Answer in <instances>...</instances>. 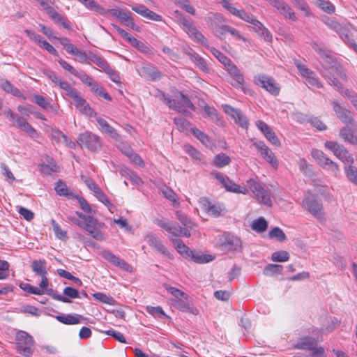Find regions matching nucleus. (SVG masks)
<instances>
[{
  "instance_id": "obj_18",
  "label": "nucleus",
  "mask_w": 357,
  "mask_h": 357,
  "mask_svg": "<svg viewBox=\"0 0 357 357\" xmlns=\"http://www.w3.org/2000/svg\"><path fill=\"white\" fill-rule=\"evenodd\" d=\"M332 105L333 110L339 119L344 123L352 126H354V122L356 121L349 110L341 106L337 101H333Z\"/></svg>"
},
{
  "instance_id": "obj_10",
  "label": "nucleus",
  "mask_w": 357,
  "mask_h": 357,
  "mask_svg": "<svg viewBox=\"0 0 357 357\" xmlns=\"http://www.w3.org/2000/svg\"><path fill=\"white\" fill-rule=\"evenodd\" d=\"M254 82L273 96H278L280 93V87L279 84L276 83L273 77L267 75L259 74L255 76Z\"/></svg>"
},
{
  "instance_id": "obj_45",
  "label": "nucleus",
  "mask_w": 357,
  "mask_h": 357,
  "mask_svg": "<svg viewBox=\"0 0 357 357\" xmlns=\"http://www.w3.org/2000/svg\"><path fill=\"white\" fill-rule=\"evenodd\" d=\"M40 171L45 174H50L52 172H56L59 171V167L56 163L50 159L49 164H42L40 165Z\"/></svg>"
},
{
  "instance_id": "obj_11",
  "label": "nucleus",
  "mask_w": 357,
  "mask_h": 357,
  "mask_svg": "<svg viewBox=\"0 0 357 357\" xmlns=\"http://www.w3.org/2000/svg\"><path fill=\"white\" fill-rule=\"evenodd\" d=\"M77 144L91 151H97L101 148L102 144L100 137L91 132H85L77 137Z\"/></svg>"
},
{
  "instance_id": "obj_54",
  "label": "nucleus",
  "mask_w": 357,
  "mask_h": 357,
  "mask_svg": "<svg viewBox=\"0 0 357 357\" xmlns=\"http://www.w3.org/2000/svg\"><path fill=\"white\" fill-rule=\"evenodd\" d=\"M231 84L237 89H241L244 93H247L248 91H249L248 89H246L244 86V77L243 75L238 76V77H233L231 82Z\"/></svg>"
},
{
  "instance_id": "obj_4",
  "label": "nucleus",
  "mask_w": 357,
  "mask_h": 357,
  "mask_svg": "<svg viewBox=\"0 0 357 357\" xmlns=\"http://www.w3.org/2000/svg\"><path fill=\"white\" fill-rule=\"evenodd\" d=\"M175 15L178 22L183 26V29L190 37H193L195 40L203 45L205 44L206 39L202 33L197 30L193 21L190 17L184 16L177 10L175 11Z\"/></svg>"
},
{
  "instance_id": "obj_9",
  "label": "nucleus",
  "mask_w": 357,
  "mask_h": 357,
  "mask_svg": "<svg viewBox=\"0 0 357 357\" xmlns=\"http://www.w3.org/2000/svg\"><path fill=\"white\" fill-rule=\"evenodd\" d=\"M303 207L310 214L318 219H321L324 215V209L322 203L319 201L316 197L311 194H307L302 202Z\"/></svg>"
},
{
  "instance_id": "obj_31",
  "label": "nucleus",
  "mask_w": 357,
  "mask_h": 357,
  "mask_svg": "<svg viewBox=\"0 0 357 357\" xmlns=\"http://www.w3.org/2000/svg\"><path fill=\"white\" fill-rule=\"evenodd\" d=\"M251 24L253 26V29H255V31L257 32L259 35L263 36L266 40H271V34L259 21L255 18Z\"/></svg>"
},
{
  "instance_id": "obj_52",
  "label": "nucleus",
  "mask_w": 357,
  "mask_h": 357,
  "mask_svg": "<svg viewBox=\"0 0 357 357\" xmlns=\"http://www.w3.org/2000/svg\"><path fill=\"white\" fill-rule=\"evenodd\" d=\"M210 51L225 66L231 61L230 59L215 47H211Z\"/></svg>"
},
{
  "instance_id": "obj_21",
  "label": "nucleus",
  "mask_w": 357,
  "mask_h": 357,
  "mask_svg": "<svg viewBox=\"0 0 357 357\" xmlns=\"http://www.w3.org/2000/svg\"><path fill=\"white\" fill-rule=\"evenodd\" d=\"M357 126L356 122L354 126H346L340 130V136L344 141L354 145H357Z\"/></svg>"
},
{
  "instance_id": "obj_44",
  "label": "nucleus",
  "mask_w": 357,
  "mask_h": 357,
  "mask_svg": "<svg viewBox=\"0 0 357 357\" xmlns=\"http://www.w3.org/2000/svg\"><path fill=\"white\" fill-rule=\"evenodd\" d=\"M345 174L348 180L357 185V167L351 165V164L345 167Z\"/></svg>"
},
{
  "instance_id": "obj_39",
  "label": "nucleus",
  "mask_w": 357,
  "mask_h": 357,
  "mask_svg": "<svg viewBox=\"0 0 357 357\" xmlns=\"http://www.w3.org/2000/svg\"><path fill=\"white\" fill-rule=\"evenodd\" d=\"M89 61H90V62H93L96 65H97L104 72L106 70H108L107 68L109 66V64L107 63V61L105 59L93 54L91 52H90Z\"/></svg>"
},
{
  "instance_id": "obj_60",
  "label": "nucleus",
  "mask_w": 357,
  "mask_h": 357,
  "mask_svg": "<svg viewBox=\"0 0 357 357\" xmlns=\"http://www.w3.org/2000/svg\"><path fill=\"white\" fill-rule=\"evenodd\" d=\"M311 155L320 166H322L325 162V160L328 159V158L325 156L324 152L318 149H313Z\"/></svg>"
},
{
  "instance_id": "obj_26",
  "label": "nucleus",
  "mask_w": 357,
  "mask_h": 357,
  "mask_svg": "<svg viewBox=\"0 0 357 357\" xmlns=\"http://www.w3.org/2000/svg\"><path fill=\"white\" fill-rule=\"evenodd\" d=\"M55 318L58 321L66 325L78 324L84 319L82 315L77 314H61L56 316Z\"/></svg>"
},
{
  "instance_id": "obj_24",
  "label": "nucleus",
  "mask_w": 357,
  "mask_h": 357,
  "mask_svg": "<svg viewBox=\"0 0 357 357\" xmlns=\"http://www.w3.org/2000/svg\"><path fill=\"white\" fill-rule=\"evenodd\" d=\"M222 245L229 250L236 251L241 248V241L236 236L226 234L223 236Z\"/></svg>"
},
{
  "instance_id": "obj_14",
  "label": "nucleus",
  "mask_w": 357,
  "mask_h": 357,
  "mask_svg": "<svg viewBox=\"0 0 357 357\" xmlns=\"http://www.w3.org/2000/svg\"><path fill=\"white\" fill-rule=\"evenodd\" d=\"M215 178L225 187L227 191L241 193L246 195L248 193V189L245 186H241L234 181H232L229 177L223 175L220 173H215L214 174Z\"/></svg>"
},
{
  "instance_id": "obj_6",
  "label": "nucleus",
  "mask_w": 357,
  "mask_h": 357,
  "mask_svg": "<svg viewBox=\"0 0 357 357\" xmlns=\"http://www.w3.org/2000/svg\"><path fill=\"white\" fill-rule=\"evenodd\" d=\"M175 15L178 22L183 26V29L190 37H193L195 40L203 45L205 44L206 39L202 33L197 30L193 21L190 17L184 16L177 10L175 11Z\"/></svg>"
},
{
  "instance_id": "obj_50",
  "label": "nucleus",
  "mask_w": 357,
  "mask_h": 357,
  "mask_svg": "<svg viewBox=\"0 0 357 357\" xmlns=\"http://www.w3.org/2000/svg\"><path fill=\"white\" fill-rule=\"evenodd\" d=\"M20 287L26 292L35 295H43L45 294V291L40 289L38 287H33L29 283H22L20 284Z\"/></svg>"
},
{
  "instance_id": "obj_19",
  "label": "nucleus",
  "mask_w": 357,
  "mask_h": 357,
  "mask_svg": "<svg viewBox=\"0 0 357 357\" xmlns=\"http://www.w3.org/2000/svg\"><path fill=\"white\" fill-rule=\"evenodd\" d=\"M101 255L105 260L108 261L112 264L128 272H130L132 271L130 265L126 263L124 260L120 259L118 256L114 255L112 252L109 250H103L101 252Z\"/></svg>"
},
{
  "instance_id": "obj_15",
  "label": "nucleus",
  "mask_w": 357,
  "mask_h": 357,
  "mask_svg": "<svg viewBox=\"0 0 357 357\" xmlns=\"http://www.w3.org/2000/svg\"><path fill=\"white\" fill-rule=\"evenodd\" d=\"M199 203L202 210L208 215L214 218H218L222 215L223 208L220 204L213 203L205 197L199 198Z\"/></svg>"
},
{
  "instance_id": "obj_36",
  "label": "nucleus",
  "mask_w": 357,
  "mask_h": 357,
  "mask_svg": "<svg viewBox=\"0 0 357 357\" xmlns=\"http://www.w3.org/2000/svg\"><path fill=\"white\" fill-rule=\"evenodd\" d=\"M213 257L211 255H202L199 252H195L192 250V254L190 255L188 259H190L195 263L204 264L211 261L213 259Z\"/></svg>"
},
{
  "instance_id": "obj_23",
  "label": "nucleus",
  "mask_w": 357,
  "mask_h": 357,
  "mask_svg": "<svg viewBox=\"0 0 357 357\" xmlns=\"http://www.w3.org/2000/svg\"><path fill=\"white\" fill-rule=\"evenodd\" d=\"M132 10L143 16L145 18L149 20L161 22L162 20V17L161 15L154 13L153 11L149 10L144 5H139L138 6H132Z\"/></svg>"
},
{
  "instance_id": "obj_38",
  "label": "nucleus",
  "mask_w": 357,
  "mask_h": 357,
  "mask_svg": "<svg viewBox=\"0 0 357 357\" xmlns=\"http://www.w3.org/2000/svg\"><path fill=\"white\" fill-rule=\"evenodd\" d=\"M0 88L7 93H10L15 96H20L21 93L8 80H0Z\"/></svg>"
},
{
  "instance_id": "obj_8",
  "label": "nucleus",
  "mask_w": 357,
  "mask_h": 357,
  "mask_svg": "<svg viewBox=\"0 0 357 357\" xmlns=\"http://www.w3.org/2000/svg\"><path fill=\"white\" fill-rule=\"evenodd\" d=\"M17 349L18 352L29 356L32 354L34 346L33 337L25 331H20L16 335Z\"/></svg>"
},
{
  "instance_id": "obj_56",
  "label": "nucleus",
  "mask_w": 357,
  "mask_h": 357,
  "mask_svg": "<svg viewBox=\"0 0 357 357\" xmlns=\"http://www.w3.org/2000/svg\"><path fill=\"white\" fill-rule=\"evenodd\" d=\"M235 122L242 128H247L248 126V121L246 116L241 112L240 109L237 111L236 114L233 116Z\"/></svg>"
},
{
  "instance_id": "obj_62",
  "label": "nucleus",
  "mask_w": 357,
  "mask_h": 357,
  "mask_svg": "<svg viewBox=\"0 0 357 357\" xmlns=\"http://www.w3.org/2000/svg\"><path fill=\"white\" fill-rule=\"evenodd\" d=\"M174 123L177 126L179 130L184 131L188 130L190 126V123L182 117H176L174 119Z\"/></svg>"
},
{
  "instance_id": "obj_3",
  "label": "nucleus",
  "mask_w": 357,
  "mask_h": 357,
  "mask_svg": "<svg viewBox=\"0 0 357 357\" xmlns=\"http://www.w3.org/2000/svg\"><path fill=\"white\" fill-rule=\"evenodd\" d=\"M248 188L255 195V198L260 204L271 206L272 200L271 199V192L268 189L264 188L261 183L253 178L247 181Z\"/></svg>"
},
{
  "instance_id": "obj_32",
  "label": "nucleus",
  "mask_w": 357,
  "mask_h": 357,
  "mask_svg": "<svg viewBox=\"0 0 357 357\" xmlns=\"http://www.w3.org/2000/svg\"><path fill=\"white\" fill-rule=\"evenodd\" d=\"M54 189L56 194L59 196L73 198L75 195L73 192L68 189L66 183L61 180L56 182Z\"/></svg>"
},
{
  "instance_id": "obj_58",
  "label": "nucleus",
  "mask_w": 357,
  "mask_h": 357,
  "mask_svg": "<svg viewBox=\"0 0 357 357\" xmlns=\"http://www.w3.org/2000/svg\"><path fill=\"white\" fill-rule=\"evenodd\" d=\"M52 226L56 236L59 239H65L67 238V233L65 231H63L60 226L56 222L55 220H52Z\"/></svg>"
},
{
  "instance_id": "obj_22",
  "label": "nucleus",
  "mask_w": 357,
  "mask_h": 357,
  "mask_svg": "<svg viewBox=\"0 0 357 357\" xmlns=\"http://www.w3.org/2000/svg\"><path fill=\"white\" fill-rule=\"evenodd\" d=\"M317 344V341L314 337L303 336L297 340L294 348L311 351Z\"/></svg>"
},
{
  "instance_id": "obj_47",
  "label": "nucleus",
  "mask_w": 357,
  "mask_h": 357,
  "mask_svg": "<svg viewBox=\"0 0 357 357\" xmlns=\"http://www.w3.org/2000/svg\"><path fill=\"white\" fill-rule=\"evenodd\" d=\"M268 236L270 238H276L280 242H282L286 239L285 234L278 227H274L269 231Z\"/></svg>"
},
{
  "instance_id": "obj_46",
  "label": "nucleus",
  "mask_w": 357,
  "mask_h": 357,
  "mask_svg": "<svg viewBox=\"0 0 357 357\" xmlns=\"http://www.w3.org/2000/svg\"><path fill=\"white\" fill-rule=\"evenodd\" d=\"M289 259V254L284 250L274 252L271 255V259L273 261L284 262L288 261Z\"/></svg>"
},
{
  "instance_id": "obj_17",
  "label": "nucleus",
  "mask_w": 357,
  "mask_h": 357,
  "mask_svg": "<svg viewBox=\"0 0 357 357\" xmlns=\"http://www.w3.org/2000/svg\"><path fill=\"white\" fill-rule=\"evenodd\" d=\"M253 146L260 152V154L267 162L274 169L278 167V160L275 158L272 151L262 141H259L253 143Z\"/></svg>"
},
{
  "instance_id": "obj_42",
  "label": "nucleus",
  "mask_w": 357,
  "mask_h": 357,
  "mask_svg": "<svg viewBox=\"0 0 357 357\" xmlns=\"http://www.w3.org/2000/svg\"><path fill=\"white\" fill-rule=\"evenodd\" d=\"M230 162V158L224 153L216 155L213 159L214 165L219 168L229 165Z\"/></svg>"
},
{
  "instance_id": "obj_13",
  "label": "nucleus",
  "mask_w": 357,
  "mask_h": 357,
  "mask_svg": "<svg viewBox=\"0 0 357 357\" xmlns=\"http://www.w3.org/2000/svg\"><path fill=\"white\" fill-rule=\"evenodd\" d=\"M325 146L327 149L333 152L334 155L343 162L354 163L352 155L347 149L342 145L336 142H326Z\"/></svg>"
},
{
  "instance_id": "obj_37",
  "label": "nucleus",
  "mask_w": 357,
  "mask_h": 357,
  "mask_svg": "<svg viewBox=\"0 0 357 357\" xmlns=\"http://www.w3.org/2000/svg\"><path fill=\"white\" fill-rule=\"evenodd\" d=\"M91 91L98 96L106 99L107 100H111L112 98L104 90L102 86H99L98 82L93 79V81L91 83L89 86Z\"/></svg>"
},
{
  "instance_id": "obj_55",
  "label": "nucleus",
  "mask_w": 357,
  "mask_h": 357,
  "mask_svg": "<svg viewBox=\"0 0 357 357\" xmlns=\"http://www.w3.org/2000/svg\"><path fill=\"white\" fill-rule=\"evenodd\" d=\"M339 35L342 40L349 46H351L352 49L354 50V45H357L354 39L352 38L351 35L346 31L344 29H342L340 33H339Z\"/></svg>"
},
{
  "instance_id": "obj_28",
  "label": "nucleus",
  "mask_w": 357,
  "mask_h": 357,
  "mask_svg": "<svg viewBox=\"0 0 357 357\" xmlns=\"http://www.w3.org/2000/svg\"><path fill=\"white\" fill-rule=\"evenodd\" d=\"M96 121L98 122L102 132L109 135L112 138L114 139H119L120 136L116 130L113 127H112L105 119L101 117H98L96 119Z\"/></svg>"
},
{
  "instance_id": "obj_64",
  "label": "nucleus",
  "mask_w": 357,
  "mask_h": 357,
  "mask_svg": "<svg viewBox=\"0 0 357 357\" xmlns=\"http://www.w3.org/2000/svg\"><path fill=\"white\" fill-rule=\"evenodd\" d=\"M310 352L311 357H327L324 348L318 344Z\"/></svg>"
},
{
  "instance_id": "obj_40",
  "label": "nucleus",
  "mask_w": 357,
  "mask_h": 357,
  "mask_svg": "<svg viewBox=\"0 0 357 357\" xmlns=\"http://www.w3.org/2000/svg\"><path fill=\"white\" fill-rule=\"evenodd\" d=\"M268 227L267 221L262 217H260L255 220L251 225L252 230L258 233H262L266 230Z\"/></svg>"
},
{
  "instance_id": "obj_29",
  "label": "nucleus",
  "mask_w": 357,
  "mask_h": 357,
  "mask_svg": "<svg viewBox=\"0 0 357 357\" xmlns=\"http://www.w3.org/2000/svg\"><path fill=\"white\" fill-rule=\"evenodd\" d=\"M75 105L78 109L80 112L88 115L89 116H96V113L94 110L90 107L89 104L80 96L75 102Z\"/></svg>"
},
{
  "instance_id": "obj_63",
  "label": "nucleus",
  "mask_w": 357,
  "mask_h": 357,
  "mask_svg": "<svg viewBox=\"0 0 357 357\" xmlns=\"http://www.w3.org/2000/svg\"><path fill=\"white\" fill-rule=\"evenodd\" d=\"M325 23L329 28L334 30L337 33H340V31H342L343 29V27L342 26V25L339 22H337L336 20H335L332 18L327 19L326 20Z\"/></svg>"
},
{
  "instance_id": "obj_57",
  "label": "nucleus",
  "mask_w": 357,
  "mask_h": 357,
  "mask_svg": "<svg viewBox=\"0 0 357 357\" xmlns=\"http://www.w3.org/2000/svg\"><path fill=\"white\" fill-rule=\"evenodd\" d=\"M143 73L153 80L160 78V73L154 67H144Z\"/></svg>"
},
{
  "instance_id": "obj_34",
  "label": "nucleus",
  "mask_w": 357,
  "mask_h": 357,
  "mask_svg": "<svg viewBox=\"0 0 357 357\" xmlns=\"http://www.w3.org/2000/svg\"><path fill=\"white\" fill-rule=\"evenodd\" d=\"M32 271L38 276L47 274L46 262L45 260H34L31 264Z\"/></svg>"
},
{
  "instance_id": "obj_41",
  "label": "nucleus",
  "mask_w": 357,
  "mask_h": 357,
  "mask_svg": "<svg viewBox=\"0 0 357 357\" xmlns=\"http://www.w3.org/2000/svg\"><path fill=\"white\" fill-rule=\"evenodd\" d=\"M192 132L194 136L206 146L211 147L213 145L211 139L200 130L197 128H192Z\"/></svg>"
},
{
  "instance_id": "obj_49",
  "label": "nucleus",
  "mask_w": 357,
  "mask_h": 357,
  "mask_svg": "<svg viewBox=\"0 0 357 357\" xmlns=\"http://www.w3.org/2000/svg\"><path fill=\"white\" fill-rule=\"evenodd\" d=\"M176 218L181 222V224L187 228L192 229L194 224L191 220L181 211L176 212Z\"/></svg>"
},
{
  "instance_id": "obj_27",
  "label": "nucleus",
  "mask_w": 357,
  "mask_h": 357,
  "mask_svg": "<svg viewBox=\"0 0 357 357\" xmlns=\"http://www.w3.org/2000/svg\"><path fill=\"white\" fill-rule=\"evenodd\" d=\"M183 298L184 299H182L181 298L176 300L174 303V306L182 312H190L192 314H197L199 313L198 310L188 302V296L186 295Z\"/></svg>"
},
{
  "instance_id": "obj_51",
  "label": "nucleus",
  "mask_w": 357,
  "mask_h": 357,
  "mask_svg": "<svg viewBox=\"0 0 357 357\" xmlns=\"http://www.w3.org/2000/svg\"><path fill=\"white\" fill-rule=\"evenodd\" d=\"M57 273L59 275V276L73 281L75 284H76L78 286H81L82 284V282L81 281L80 279L73 276L70 272L66 270L58 269Z\"/></svg>"
},
{
  "instance_id": "obj_20",
  "label": "nucleus",
  "mask_w": 357,
  "mask_h": 357,
  "mask_svg": "<svg viewBox=\"0 0 357 357\" xmlns=\"http://www.w3.org/2000/svg\"><path fill=\"white\" fill-rule=\"evenodd\" d=\"M145 240L151 247L155 248L159 252L167 257L169 259H173V255L167 250L161 241L155 235L151 234H147L145 237Z\"/></svg>"
},
{
  "instance_id": "obj_48",
  "label": "nucleus",
  "mask_w": 357,
  "mask_h": 357,
  "mask_svg": "<svg viewBox=\"0 0 357 357\" xmlns=\"http://www.w3.org/2000/svg\"><path fill=\"white\" fill-rule=\"evenodd\" d=\"M298 163L300 170L304 174H305L307 176H312L313 175L312 166L309 165L304 158H301L298 160Z\"/></svg>"
},
{
  "instance_id": "obj_12",
  "label": "nucleus",
  "mask_w": 357,
  "mask_h": 357,
  "mask_svg": "<svg viewBox=\"0 0 357 357\" xmlns=\"http://www.w3.org/2000/svg\"><path fill=\"white\" fill-rule=\"evenodd\" d=\"M294 64L301 75L306 79L308 84L318 89L323 87V84L319 78L306 65L302 63L299 60H295Z\"/></svg>"
},
{
  "instance_id": "obj_33",
  "label": "nucleus",
  "mask_w": 357,
  "mask_h": 357,
  "mask_svg": "<svg viewBox=\"0 0 357 357\" xmlns=\"http://www.w3.org/2000/svg\"><path fill=\"white\" fill-rule=\"evenodd\" d=\"M129 14H130V11H124L119 20V22L132 30L139 31V26L135 23L133 18L130 17Z\"/></svg>"
},
{
  "instance_id": "obj_61",
  "label": "nucleus",
  "mask_w": 357,
  "mask_h": 357,
  "mask_svg": "<svg viewBox=\"0 0 357 357\" xmlns=\"http://www.w3.org/2000/svg\"><path fill=\"white\" fill-rule=\"evenodd\" d=\"M107 69L108 70H106L105 73L109 76V79L116 84H120L121 78L119 73L112 68L110 66L107 68Z\"/></svg>"
},
{
  "instance_id": "obj_2",
  "label": "nucleus",
  "mask_w": 357,
  "mask_h": 357,
  "mask_svg": "<svg viewBox=\"0 0 357 357\" xmlns=\"http://www.w3.org/2000/svg\"><path fill=\"white\" fill-rule=\"evenodd\" d=\"M310 45L312 49L320 56L329 68H334L341 77H345V74L343 73L340 66L336 61L335 54L331 50L328 49L322 43H319L313 41Z\"/></svg>"
},
{
  "instance_id": "obj_5",
  "label": "nucleus",
  "mask_w": 357,
  "mask_h": 357,
  "mask_svg": "<svg viewBox=\"0 0 357 357\" xmlns=\"http://www.w3.org/2000/svg\"><path fill=\"white\" fill-rule=\"evenodd\" d=\"M175 15L178 22L183 26V29L190 37H193L195 40L203 45L205 44L206 39L202 33L197 30L193 21L190 17L184 16L177 10L175 11Z\"/></svg>"
},
{
  "instance_id": "obj_7",
  "label": "nucleus",
  "mask_w": 357,
  "mask_h": 357,
  "mask_svg": "<svg viewBox=\"0 0 357 357\" xmlns=\"http://www.w3.org/2000/svg\"><path fill=\"white\" fill-rule=\"evenodd\" d=\"M105 227L104 222H99L96 218L91 217L86 222H82L80 228L84 229L93 238L103 241L106 238L101 229Z\"/></svg>"
},
{
  "instance_id": "obj_59",
  "label": "nucleus",
  "mask_w": 357,
  "mask_h": 357,
  "mask_svg": "<svg viewBox=\"0 0 357 357\" xmlns=\"http://www.w3.org/2000/svg\"><path fill=\"white\" fill-rule=\"evenodd\" d=\"M121 174H123V172H127L128 178L134 183L138 185L142 183V179L132 170L128 168H122L120 171Z\"/></svg>"
},
{
  "instance_id": "obj_25",
  "label": "nucleus",
  "mask_w": 357,
  "mask_h": 357,
  "mask_svg": "<svg viewBox=\"0 0 357 357\" xmlns=\"http://www.w3.org/2000/svg\"><path fill=\"white\" fill-rule=\"evenodd\" d=\"M185 54L189 56L191 61L202 71L208 72V68L206 61L204 58L201 57L192 49L188 48L185 50Z\"/></svg>"
},
{
  "instance_id": "obj_16",
  "label": "nucleus",
  "mask_w": 357,
  "mask_h": 357,
  "mask_svg": "<svg viewBox=\"0 0 357 357\" xmlns=\"http://www.w3.org/2000/svg\"><path fill=\"white\" fill-rule=\"evenodd\" d=\"M205 21L208 27L214 30L219 35L224 34V28L226 26L224 18L219 13H210L205 17Z\"/></svg>"
},
{
  "instance_id": "obj_53",
  "label": "nucleus",
  "mask_w": 357,
  "mask_h": 357,
  "mask_svg": "<svg viewBox=\"0 0 357 357\" xmlns=\"http://www.w3.org/2000/svg\"><path fill=\"white\" fill-rule=\"evenodd\" d=\"M45 293L56 301H61L63 303H71V301L70 300V298H68L66 296H63L59 294L56 291H54L52 289H47L46 288L45 289Z\"/></svg>"
},
{
  "instance_id": "obj_43",
  "label": "nucleus",
  "mask_w": 357,
  "mask_h": 357,
  "mask_svg": "<svg viewBox=\"0 0 357 357\" xmlns=\"http://www.w3.org/2000/svg\"><path fill=\"white\" fill-rule=\"evenodd\" d=\"M283 270L282 265L279 264H268L264 268L263 273L265 275L273 276L275 274H281Z\"/></svg>"
},
{
  "instance_id": "obj_35",
  "label": "nucleus",
  "mask_w": 357,
  "mask_h": 357,
  "mask_svg": "<svg viewBox=\"0 0 357 357\" xmlns=\"http://www.w3.org/2000/svg\"><path fill=\"white\" fill-rule=\"evenodd\" d=\"M79 2L83 3L88 9L95 10L102 15L108 13L107 10L100 6L94 0H80Z\"/></svg>"
},
{
  "instance_id": "obj_1",
  "label": "nucleus",
  "mask_w": 357,
  "mask_h": 357,
  "mask_svg": "<svg viewBox=\"0 0 357 357\" xmlns=\"http://www.w3.org/2000/svg\"><path fill=\"white\" fill-rule=\"evenodd\" d=\"M174 97L175 98L172 99L165 93L161 95V99L169 108L179 113H182L186 116L191 117L192 113L189 112L188 109L195 111L196 107L188 97L179 91L176 92Z\"/></svg>"
},
{
  "instance_id": "obj_30",
  "label": "nucleus",
  "mask_w": 357,
  "mask_h": 357,
  "mask_svg": "<svg viewBox=\"0 0 357 357\" xmlns=\"http://www.w3.org/2000/svg\"><path fill=\"white\" fill-rule=\"evenodd\" d=\"M176 250L180 253L183 257L188 259L190 255L192 254V250H190L184 243L180 239H171Z\"/></svg>"
}]
</instances>
